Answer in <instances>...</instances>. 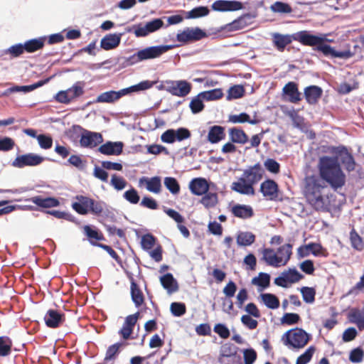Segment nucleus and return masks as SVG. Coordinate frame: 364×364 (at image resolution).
Wrapping results in <instances>:
<instances>
[{
	"label": "nucleus",
	"instance_id": "obj_32",
	"mask_svg": "<svg viewBox=\"0 0 364 364\" xmlns=\"http://www.w3.org/2000/svg\"><path fill=\"white\" fill-rule=\"evenodd\" d=\"M160 282L162 287L169 293L175 292L178 289L177 282L171 273H167L161 277Z\"/></svg>",
	"mask_w": 364,
	"mask_h": 364
},
{
	"label": "nucleus",
	"instance_id": "obj_37",
	"mask_svg": "<svg viewBox=\"0 0 364 364\" xmlns=\"http://www.w3.org/2000/svg\"><path fill=\"white\" fill-rule=\"evenodd\" d=\"M13 343L9 336H0V357H6L11 354Z\"/></svg>",
	"mask_w": 364,
	"mask_h": 364
},
{
	"label": "nucleus",
	"instance_id": "obj_50",
	"mask_svg": "<svg viewBox=\"0 0 364 364\" xmlns=\"http://www.w3.org/2000/svg\"><path fill=\"white\" fill-rule=\"evenodd\" d=\"M154 84V82H151L149 80H144L136 85L125 88V90H127V94H129L132 92H139L141 90H148L152 87Z\"/></svg>",
	"mask_w": 364,
	"mask_h": 364
},
{
	"label": "nucleus",
	"instance_id": "obj_3",
	"mask_svg": "<svg viewBox=\"0 0 364 364\" xmlns=\"http://www.w3.org/2000/svg\"><path fill=\"white\" fill-rule=\"evenodd\" d=\"M264 175V170L259 163L244 170L242 176L231 185V189L243 195L254 196V185L260 181Z\"/></svg>",
	"mask_w": 364,
	"mask_h": 364
},
{
	"label": "nucleus",
	"instance_id": "obj_30",
	"mask_svg": "<svg viewBox=\"0 0 364 364\" xmlns=\"http://www.w3.org/2000/svg\"><path fill=\"white\" fill-rule=\"evenodd\" d=\"M262 260L264 261L267 264L274 267H280L279 262L282 259H278L277 255L273 249L264 248L262 251Z\"/></svg>",
	"mask_w": 364,
	"mask_h": 364
},
{
	"label": "nucleus",
	"instance_id": "obj_15",
	"mask_svg": "<svg viewBox=\"0 0 364 364\" xmlns=\"http://www.w3.org/2000/svg\"><path fill=\"white\" fill-rule=\"evenodd\" d=\"M82 230L89 242L93 246L98 247V245H102L98 242L105 240L103 233L95 226L84 225Z\"/></svg>",
	"mask_w": 364,
	"mask_h": 364
},
{
	"label": "nucleus",
	"instance_id": "obj_40",
	"mask_svg": "<svg viewBox=\"0 0 364 364\" xmlns=\"http://www.w3.org/2000/svg\"><path fill=\"white\" fill-rule=\"evenodd\" d=\"M261 299L266 306L271 309H276L279 306V299L272 294L265 293L260 295Z\"/></svg>",
	"mask_w": 364,
	"mask_h": 364
},
{
	"label": "nucleus",
	"instance_id": "obj_44",
	"mask_svg": "<svg viewBox=\"0 0 364 364\" xmlns=\"http://www.w3.org/2000/svg\"><path fill=\"white\" fill-rule=\"evenodd\" d=\"M199 96H202L203 99L208 101L216 100L223 97V92L221 89L217 88L208 91L202 92L199 94Z\"/></svg>",
	"mask_w": 364,
	"mask_h": 364
},
{
	"label": "nucleus",
	"instance_id": "obj_13",
	"mask_svg": "<svg viewBox=\"0 0 364 364\" xmlns=\"http://www.w3.org/2000/svg\"><path fill=\"white\" fill-rule=\"evenodd\" d=\"M103 138L100 133L84 130L80 139V144L82 147L94 148L101 144Z\"/></svg>",
	"mask_w": 364,
	"mask_h": 364
},
{
	"label": "nucleus",
	"instance_id": "obj_35",
	"mask_svg": "<svg viewBox=\"0 0 364 364\" xmlns=\"http://www.w3.org/2000/svg\"><path fill=\"white\" fill-rule=\"evenodd\" d=\"M237 243L240 246H249L255 241V235L250 232H240L237 236Z\"/></svg>",
	"mask_w": 364,
	"mask_h": 364
},
{
	"label": "nucleus",
	"instance_id": "obj_49",
	"mask_svg": "<svg viewBox=\"0 0 364 364\" xmlns=\"http://www.w3.org/2000/svg\"><path fill=\"white\" fill-rule=\"evenodd\" d=\"M200 203L206 208L214 207L218 203V196L214 193H206L201 198Z\"/></svg>",
	"mask_w": 364,
	"mask_h": 364
},
{
	"label": "nucleus",
	"instance_id": "obj_11",
	"mask_svg": "<svg viewBox=\"0 0 364 364\" xmlns=\"http://www.w3.org/2000/svg\"><path fill=\"white\" fill-rule=\"evenodd\" d=\"M166 83L167 91L175 96L185 97L191 90V84L186 80L170 81Z\"/></svg>",
	"mask_w": 364,
	"mask_h": 364
},
{
	"label": "nucleus",
	"instance_id": "obj_57",
	"mask_svg": "<svg viewBox=\"0 0 364 364\" xmlns=\"http://www.w3.org/2000/svg\"><path fill=\"white\" fill-rule=\"evenodd\" d=\"M351 321L355 323L360 331L364 330V312L355 311L350 314Z\"/></svg>",
	"mask_w": 364,
	"mask_h": 364
},
{
	"label": "nucleus",
	"instance_id": "obj_53",
	"mask_svg": "<svg viewBox=\"0 0 364 364\" xmlns=\"http://www.w3.org/2000/svg\"><path fill=\"white\" fill-rule=\"evenodd\" d=\"M25 52L23 43H17L11 46L5 50V53L10 55L11 58H18Z\"/></svg>",
	"mask_w": 364,
	"mask_h": 364
},
{
	"label": "nucleus",
	"instance_id": "obj_43",
	"mask_svg": "<svg viewBox=\"0 0 364 364\" xmlns=\"http://www.w3.org/2000/svg\"><path fill=\"white\" fill-rule=\"evenodd\" d=\"M123 343H116L113 345H111L109 346L106 351L105 357V361H109L115 360L117 355L120 352V348L123 346Z\"/></svg>",
	"mask_w": 364,
	"mask_h": 364
},
{
	"label": "nucleus",
	"instance_id": "obj_7",
	"mask_svg": "<svg viewBox=\"0 0 364 364\" xmlns=\"http://www.w3.org/2000/svg\"><path fill=\"white\" fill-rule=\"evenodd\" d=\"M163 25L164 22L161 18H155L151 21L147 22L145 25L141 23L135 24L132 28L127 29V31H133L136 37H144L160 29Z\"/></svg>",
	"mask_w": 364,
	"mask_h": 364
},
{
	"label": "nucleus",
	"instance_id": "obj_54",
	"mask_svg": "<svg viewBox=\"0 0 364 364\" xmlns=\"http://www.w3.org/2000/svg\"><path fill=\"white\" fill-rule=\"evenodd\" d=\"M164 185L172 194H178L180 191L179 183L173 177H166Z\"/></svg>",
	"mask_w": 364,
	"mask_h": 364
},
{
	"label": "nucleus",
	"instance_id": "obj_64",
	"mask_svg": "<svg viewBox=\"0 0 364 364\" xmlns=\"http://www.w3.org/2000/svg\"><path fill=\"white\" fill-rule=\"evenodd\" d=\"M364 350L360 348H357L350 351L349 360L352 363H360L363 360Z\"/></svg>",
	"mask_w": 364,
	"mask_h": 364
},
{
	"label": "nucleus",
	"instance_id": "obj_9",
	"mask_svg": "<svg viewBox=\"0 0 364 364\" xmlns=\"http://www.w3.org/2000/svg\"><path fill=\"white\" fill-rule=\"evenodd\" d=\"M259 191L264 198L269 200H277L279 197V188L277 183L273 179H266L259 187Z\"/></svg>",
	"mask_w": 364,
	"mask_h": 364
},
{
	"label": "nucleus",
	"instance_id": "obj_60",
	"mask_svg": "<svg viewBox=\"0 0 364 364\" xmlns=\"http://www.w3.org/2000/svg\"><path fill=\"white\" fill-rule=\"evenodd\" d=\"M265 168L270 173L277 174L280 171V164L273 159H267L264 162Z\"/></svg>",
	"mask_w": 364,
	"mask_h": 364
},
{
	"label": "nucleus",
	"instance_id": "obj_34",
	"mask_svg": "<svg viewBox=\"0 0 364 364\" xmlns=\"http://www.w3.org/2000/svg\"><path fill=\"white\" fill-rule=\"evenodd\" d=\"M341 162L343 165L345 169L348 171H353L355 168V161L351 154L347 150L341 154Z\"/></svg>",
	"mask_w": 364,
	"mask_h": 364
},
{
	"label": "nucleus",
	"instance_id": "obj_56",
	"mask_svg": "<svg viewBox=\"0 0 364 364\" xmlns=\"http://www.w3.org/2000/svg\"><path fill=\"white\" fill-rule=\"evenodd\" d=\"M314 352H315L314 346L309 347L303 354H301V355H299L297 358L296 364H306V363H308L311 360Z\"/></svg>",
	"mask_w": 364,
	"mask_h": 364
},
{
	"label": "nucleus",
	"instance_id": "obj_17",
	"mask_svg": "<svg viewBox=\"0 0 364 364\" xmlns=\"http://www.w3.org/2000/svg\"><path fill=\"white\" fill-rule=\"evenodd\" d=\"M282 93L287 97V100L291 103L297 104L301 100V94L294 82L287 83L282 89Z\"/></svg>",
	"mask_w": 364,
	"mask_h": 364
},
{
	"label": "nucleus",
	"instance_id": "obj_2",
	"mask_svg": "<svg viewBox=\"0 0 364 364\" xmlns=\"http://www.w3.org/2000/svg\"><path fill=\"white\" fill-rule=\"evenodd\" d=\"M273 46L281 52H283L287 46L291 43L293 41L299 42L301 44L307 46H315V50L323 53L324 56L331 58H339L348 59L353 56L350 50L337 51L326 41H331L326 38V36H316L311 34L309 31H301L292 35H284L279 33L272 34Z\"/></svg>",
	"mask_w": 364,
	"mask_h": 364
},
{
	"label": "nucleus",
	"instance_id": "obj_21",
	"mask_svg": "<svg viewBox=\"0 0 364 364\" xmlns=\"http://www.w3.org/2000/svg\"><path fill=\"white\" fill-rule=\"evenodd\" d=\"M230 212L235 217L244 220L254 215L253 208L248 205L235 204L231 207Z\"/></svg>",
	"mask_w": 364,
	"mask_h": 364
},
{
	"label": "nucleus",
	"instance_id": "obj_52",
	"mask_svg": "<svg viewBox=\"0 0 364 364\" xmlns=\"http://www.w3.org/2000/svg\"><path fill=\"white\" fill-rule=\"evenodd\" d=\"M282 275H285L289 283H296L304 277V276L294 268L284 271Z\"/></svg>",
	"mask_w": 364,
	"mask_h": 364
},
{
	"label": "nucleus",
	"instance_id": "obj_48",
	"mask_svg": "<svg viewBox=\"0 0 364 364\" xmlns=\"http://www.w3.org/2000/svg\"><path fill=\"white\" fill-rule=\"evenodd\" d=\"M203 100L202 96H199V94L191 100L189 107L193 114L199 113L203 110L205 105Z\"/></svg>",
	"mask_w": 364,
	"mask_h": 364
},
{
	"label": "nucleus",
	"instance_id": "obj_58",
	"mask_svg": "<svg viewBox=\"0 0 364 364\" xmlns=\"http://www.w3.org/2000/svg\"><path fill=\"white\" fill-rule=\"evenodd\" d=\"M156 238L151 234L147 233L141 237V246L144 250H151L156 243Z\"/></svg>",
	"mask_w": 364,
	"mask_h": 364
},
{
	"label": "nucleus",
	"instance_id": "obj_26",
	"mask_svg": "<svg viewBox=\"0 0 364 364\" xmlns=\"http://www.w3.org/2000/svg\"><path fill=\"white\" fill-rule=\"evenodd\" d=\"M77 202L73 203L72 208L80 215H86L89 213V205L91 198L84 196H77L75 197Z\"/></svg>",
	"mask_w": 364,
	"mask_h": 364
},
{
	"label": "nucleus",
	"instance_id": "obj_36",
	"mask_svg": "<svg viewBox=\"0 0 364 364\" xmlns=\"http://www.w3.org/2000/svg\"><path fill=\"white\" fill-rule=\"evenodd\" d=\"M229 122L234 124L248 122L251 124H257L259 122V120L256 119H251L248 114L242 112L240 114L230 115Z\"/></svg>",
	"mask_w": 364,
	"mask_h": 364
},
{
	"label": "nucleus",
	"instance_id": "obj_61",
	"mask_svg": "<svg viewBox=\"0 0 364 364\" xmlns=\"http://www.w3.org/2000/svg\"><path fill=\"white\" fill-rule=\"evenodd\" d=\"M301 318L299 314L295 313H286L282 316L281 321L287 325H294L300 321Z\"/></svg>",
	"mask_w": 364,
	"mask_h": 364
},
{
	"label": "nucleus",
	"instance_id": "obj_10",
	"mask_svg": "<svg viewBox=\"0 0 364 364\" xmlns=\"http://www.w3.org/2000/svg\"><path fill=\"white\" fill-rule=\"evenodd\" d=\"M205 36V32L200 28H186L182 32L177 34L176 39L181 43H188L200 41Z\"/></svg>",
	"mask_w": 364,
	"mask_h": 364
},
{
	"label": "nucleus",
	"instance_id": "obj_47",
	"mask_svg": "<svg viewBox=\"0 0 364 364\" xmlns=\"http://www.w3.org/2000/svg\"><path fill=\"white\" fill-rule=\"evenodd\" d=\"M303 300L307 304H312L315 301L316 289L313 287H304L300 289Z\"/></svg>",
	"mask_w": 364,
	"mask_h": 364
},
{
	"label": "nucleus",
	"instance_id": "obj_42",
	"mask_svg": "<svg viewBox=\"0 0 364 364\" xmlns=\"http://www.w3.org/2000/svg\"><path fill=\"white\" fill-rule=\"evenodd\" d=\"M252 284L265 289L270 284V276L267 273L260 272L258 277H254L252 279Z\"/></svg>",
	"mask_w": 364,
	"mask_h": 364
},
{
	"label": "nucleus",
	"instance_id": "obj_14",
	"mask_svg": "<svg viewBox=\"0 0 364 364\" xmlns=\"http://www.w3.org/2000/svg\"><path fill=\"white\" fill-rule=\"evenodd\" d=\"M242 4L238 1L217 0L213 2L211 8L216 11H235L242 9Z\"/></svg>",
	"mask_w": 364,
	"mask_h": 364
},
{
	"label": "nucleus",
	"instance_id": "obj_38",
	"mask_svg": "<svg viewBox=\"0 0 364 364\" xmlns=\"http://www.w3.org/2000/svg\"><path fill=\"white\" fill-rule=\"evenodd\" d=\"M146 181V189L154 193H159L161 189V181L159 176H154L150 178H144Z\"/></svg>",
	"mask_w": 364,
	"mask_h": 364
},
{
	"label": "nucleus",
	"instance_id": "obj_46",
	"mask_svg": "<svg viewBox=\"0 0 364 364\" xmlns=\"http://www.w3.org/2000/svg\"><path fill=\"white\" fill-rule=\"evenodd\" d=\"M245 88L242 85H236L230 87L228 92V100L239 99L244 96Z\"/></svg>",
	"mask_w": 364,
	"mask_h": 364
},
{
	"label": "nucleus",
	"instance_id": "obj_33",
	"mask_svg": "<svg viewBox=\"0 0 364 364\" xmlns=\"http://www.w3.org/2000/svg\"><path fill=\"white\" fill-rule=\"evenodd\" d=\"M302 250H309V252H311L314 256L326 257L328 255L326 250L319 243L311 242L301 246L299 247V251L301 252Z\"/></svg>",
	"mask_w": 364,
	"mask_h": 364
},
{
	"label": "nucleus",
	"instance_id": "obj_6",
	"mask_svg": "<svg viewBox=\"0 0 364 364\" xmlns=\"http://www.w3.org/2000/svg\"><path fill=\"white\" fill-rule=\"evenodd\" d=\"M84 92V82L79 81L66 90L58 92L55 99L58 102L68 105L73 100L82 96Z\"/></svg>",
	"mask_w": 364,
	"mask_h": 364
},
{
	"label": "nucleus",
	"instance_id": "obj_19",
	"mask_svg": "<svg viewBox=\"0 0 364 364\" xmlns=\"http://www.w3.org/2000/svg\"><path fill=\"white\" fill-rule=\"evenodd\" d=\"M25 201L32 202L38 207L43 208H54L60 205V202L57 198L53 197L44 198L41 196H36L25 199Z\"/></svg>",
	"mask_w": 364,
	"mask_h": 364
},
{
	"label": "nucleus",
	"instance_id": "obj_31",
	"mask_svg": "<svg viewBox=\"0 0 364 364\" xmlns=\"http://www.w3.org/2000/svg\"><path fill=\"white\" fill-rule=\"evenodd\" d=\"M278 259H282L279 264L284 266L287 264L292 255V245L290 244H285L277 249L276 252Z\"/></svg>",
	"mask_w": 364,
	"mask_h": 364
},
{
	"label": "nucleus",
	"instance_id": "obj_41",
	"mask_svg": "<svg viewBox=\"0 0 364 364\" xmlns=\"http://www.w3.org/2000/svg\"><path fill=\"white\" fill-rule=\"evenodd\" d=\"M106 205L104 202L95 200L91 198L90 204L89 205V213L100 216L105 213Z\"/></svg>",
	"mask_w": 364,
	"mask_h": 364
},
{
	"label": "nucleus",
	"instance_id": "obj_5",
	"mask_svg": "<svg viewBox=\"0 0 364 364\" xmlns=\"http://www.w3.org/2000/svg\"><path fill=\"white\" fill-rule=\"evenodd\" d=\"M171 46H156L146 48L129 56L127 62L134 65L141 61L160 57L162 54L171 49Z\"/></svg>",
	"mask_w": 364,
	"mask_h": 364
},
{
	"label": "nucleus",
	"instance_id": "obj_62",
	"mask_svg": "<svg viewBox=\"0 0 364 364\" xmlns=\"http://www.w3.org/2000/svg\"><path fill=\"white\" fill-rule=\"evenodd\" d=\"M37 140L41 148L43 149H48L52 147L53 139L49 135L39 134L37 136Z\"/></svg>",
	"mask_w": 364,
	"mask_h": 364
},
{
	"label": "nucleus",
	"instance_id": "obj_28",
	"mask_svg": "<svg viewBox=\"0 0 364 364\" xmlns=\"http://www.w3.org/2000/svg\"><path fill=\"white\" fill-rule=\"evenodd\" d=\"M225 137V128L219 125H214L210 127L208 134V140L211 144H216L224 139Z\"/></svg>",
	"mask_w": 364,
	"mask_h": 364
},
{
	"label": "nucleus",
	"instance_id": "obj_22",
	"mask_svg": "<svg viewBox=\"0 0 364 364\" xmlns=\"http://www.w3.org/2000/svg\"><path fill=\"white\" fill-rule=\"evenodd\" d=\"M304 97L309 105H316L323 94L322 89L316 85H310L304 89Z\"/></svg>",
	"mask_w": 364,
	"mask_h": 364
},
{
	"label": "nucleus",
	"instance_id": "obj_39",
	"mask_svg": "<svg viewBox=\"0 0 364 364\" xmlns=\"http://www.w3.org/2000/svg\"><path fill=\"white\" fill-rule=\"evenodd\" d=\"M350 241L353 249L358 251H362L364 249V241L354 228L350 232Z\"/></svg>",
	"mask_w": 364,
	"mask_h": 364
},
{
	"label": "nucleus",
	"instance_id": "obj_16",
	"mask_svg": "<svg viewBox=\"0 0 364 364\" xmlns=\"http://www.w3.org/2000/svg\"><path fill=\"white\" fill-rule=\"evenodd\" d=\"M65 320V314L55 309H49L44 316L46 325L52 328L59 327Z\"/></svg>",
	"mask_w": 364,
	"mask_h": 364
},
{
	"label": "nucleus",
	"instance_id": "obj_63",
	"mask_svg": "<svg viewBox=\"0 0 364 364\" xmlns=\"http://www.w3.org/2000/svg\"><path fill=\"white\" fill-rule=\"evenodd\" d=\"M124 198L130 203L136 204L139 201V196L134 188H131L124 192Z\"/></svg>",
	"mask_w": 364,
	"mask_h": 364
},
{
	"label": "nucleus",
	"instance_id": "obj_23",
	"mask_svg": "<svg viewBox=\"0 0 364 364\" xmlns=\"http://www.w3.org/2000/svg\"><path fill=\"white\" fill-rule=\"evenodd\" d=\"M123 143L121 141H107L98 148V151L105 155H119L123 150Z\"/></svg>",
	"mask_w": 364,
	"mask_h": 364
},
{
	"label": "nucleus",
	"instance_id": "obj_8",
	"mask_svg": "<svg viewBox=\"0 0 364 364\" xmlns=\"http://www.w3.org/2000/svg\"><path fill=\"white\" fill-rule=\"evenodd\" d=\"M191 136V132L187 128L181 127L176 130L167 129L161 134V139L164 143L173 144L176 141H181L189 139Z\"/></svg>",
	"mask_w": 364,
	"mask_h": 364
},
{
	"label": "nucleus",
	"instance_id": "obj_27",
	"mask_svg": "<svg viewBox=\"0 0 364 364\" xmlns=\"http://www.w3.org/2000/svg\"><path fill=\"white\" fill-rule=\"evenodd\" d=\"M46 40V37L43 36L26 41L23 43L25 52L32 53L41 50L44 47Z\"/></svg>",
	"mask_w": 364,
	"mask_h": 364
},
{
	"label": "nucleus",
	"instance_id": "obj_4",
	"mask_svg": "<svg viewBox=\"0 0 364 364\" xmlns=\"http://www.w3.org/2000/svg\"><path fill=\"white\" fill-rule=\"evenodd\" d=\"M309 340L310 335L299 328L289 330L282 336V341L285 346L295 349L304 348Z\"/></svg>",
	"mask_w": 364,
	"mask_h": 364
},
{
	"label": "nucleus",
	"instance_id": "obj_51",
	"mask_svg": "<svg viewBox=\"0 0 364 364\" xmlns=\"http://www.w3.org/2000/svg\"><path fill=\"white\" fill-rule=\"evenodd\" d=\"M154 84V82H151L149 80H144L136 85L125 88V90H127V94H129L132 92H139L141 90H148L152 87Z\"/></svg>",
	"mask_w": 364,
	"mask_h": 364
},
{
	"label": "nucleus",
	"instance_id": "obj_59",
	"mask_svg": "<svg viewBox=\"0 0 364 364\" xmlns=\"http://www.w3.org/2000/svg\"><path fill=\"white\" fill-rule=\"evenodd\" d=\"M170 309L171 314L175 316H181L186 314V307L183 303L173 302L171 304Z\"/></svg>",
	"mask_w": 364,
	"mask_h": 364
},
{
	"label": "nucleus",
	"instance_id": "obj_25",
	"mask_svg": "<svg viewBox=\"0 0 364 364\" xmlns=\"http://www.w3.org/2000/svg\"><path fill=\"white\" fill-rule=\"evenodd\" d=\"M228 134L230 140L235 144H245L249 141L247 134L241 128H230Z\"/></svg>",
	"mask_w": 364,
	"mask_h": 364
},
{
	"label": "nucleus",
	"instance_id": "obj_24",
	"mask_svg": "<svg viewBox=\"0 0 364 364\" xmlns=\"http://www.w3.org/2000/svg\"><path fill=\"white\" fill-rule=\"evenodd\" d=\"M121 33H109L105 36L100 42V46L105 50H109L117 48L121 41Z\"/></svg>",
	"mask_w": 364,
	"mask_h": 364
},
{
	"label": "nucleus",
	"instance_id": "obj_1",
	"mask_svg": "<svg viewBox=\"0 0 364 364\" xmlns=\"http://www.w3.org/2000/svg\"><path fill=\"white\" fill-rule=\"evenodd\" d=\"M318 175L306 176L304 179L303 194L306 203L316 211L328 209V198L324 193L326 182L334 191L346 184V177L336 157L323 156L318 163Z\"/></svg>",
	"mask_w": 364,
	"mask_h": 364
},
{
	"label": "nucleus",
	"instance_id": "obj_45",
	"mask_svg": "<svg viewBox=\"0 0 364 364\" xmlns=\"http://www.w3.org/2000/svg\"><path fill=\"white\" fill-rule=\"evenodd\" d=\"M209 9L206 6H198L186 13V18H197L203 17L209 14Z\"/></svg>",
	"mask_w": 364,
	"mask_h": 364
},
{
	"label": "nucleus",
	"instance_id": "obj_29",
	"mask_svg": "<svg viewBox=\"0 0 364 364\" xmlns=\"http://www.w3.org/2000/svg\"><path fill=\"white\" fill-rule=\"evenodd\" d=\"M131 296L135 306L139 308L144 303V296L139 285L134 282V279L131 280Z\"/></svg>",
	"mask_w": 364,
	"mask_h": 364
},
{
	"label": "nucleus",
	"instance_id": "obj_55",
	"mask_svg": "<svg viewBox=\"0 0 364 364\" xmlns=\"http://www.w3.org/2000/svg\"><path fill=\"white\" fill-rule=\"evenodd\" d=\"M271 10L277 13L289 14L291 12L292 9L291 6L287 3L276 1L271 6Z\"/></svg>",
	"mask_w": 364,
	"mask_h": 364
},
{
	"label": "nucleus",
	"instance_id": "obj_12",
	"mask_svg": "<svg viewBox=\"0 0 364 364\" xmlns=\"http://www.w3.org/2000/svg\"><path fill=\"white\" fill-rule=\"evenodd\" d=\"M44 159L37 154L30 153L17 156L12 162V166L18 168L35 166L41 164Z\"/></svg>",
	"mask_w": 364,
	"mask_h": 364
},
{
	"label": "nucleus",
	"instance_id": "obj_20",
	"mask_svg": "<svg viewBox=\"0 0 364 364\" xmlns=\"http://www.w3.org/2000/svg\"><path fill=\"white\" fill-rule=\"evenodd\" d=\"M189 189L193 195L202 196L206 193L209 189V185L206 179L196 178L189 183Z\"/></svg>",
	"mask_w": 364,
	"mask_h": 364
},
{
	"label": "nucleus",
	"instance_id": "obj_18",
	"mask_svg": "<svg viewBox=\"0 0 364 364\" xmlns=\"http://www.w3.org/2000/svg\"><path fill=\"white\" fill-rule=\"evenodd\" d=\"M126 95H127V90H125V88L119 91L110 90L105 92L98 95L96 102L112 103Z\"/></svg>",
	"mask_w": 364,
	"mask_h": 364
}]
</instances>
